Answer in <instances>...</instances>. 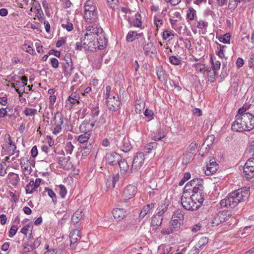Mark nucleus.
Here are the masks:
<instances>
[{"label": "nucleus", "mask_w": 254, "mask_h": 254, "mask_svg": "<svg viewBox=\"0 0 254 254\" xmlns=\"http://www.w3.org/2000/svg\"><path fill=\"white\" fill-rule=\"evenodd\" d=\"M249 191V188L244 187L232 191L229 193L226 198L220 201L221 207L235 208L239 203L248 198Z\"/></svg>", "instance_id": "obj_1"}, {"label": "nucleus", "mask_w": 254, "mask_h": 254, "mask_svg": "<svg viewBox=\"0 0 254 254\" xmlns=\"http://www.w3.org/2000/svg\"><path fill=\"white\" fill-rule=\"evenodd\" d=\"M137 188L132 185L127 186L123 190L122 197L123 198L121 201L122 203L127 207H129L130 203L128 200L133 198L137 192Z\"/></svg>", "instance_id": "obj_2"}, {"label": "nucleus", "mask_w": 254, "mask_h": 254, "mask_svg": "<svg viewBox=\"0 0 254 254\" xmlns=\"http://www.w3.org/2000/svg\"><path fill=\"white\" fill-rule=\"evenodd\" d=\"M114 141V144L125 152H127L132 149L128 138L124 136L123 135L117 134Z\"/></svg>", "instance_id": "obj_3"}, {"label": "nucleus", "mask_w": 254, "mask_h": 254, "mask_svg": "<svg viewBox=\"0 0 254 254\" xmlns=\"http://www.w3.org/2000/svg\"><path fill=\"white\" fill-rule=\"evenodd\" d=\"M188 191L191 190V192H200L203 191V180L199 178H194L189 182L185 186L184 190Z\"/></svg>", "instance_id": "obj_4"}, {"label": "nucleus", "mask_w": 254, "mask_h": 254, "mask_svg": "<svg viewBox=\"0 0 254 254\" xmlns=\"http://www.w3.org/2000/svg\"><path fill=\"white\" fill-rule=\"evenodd\" d=\"M243 174L248 180L254 181V158L249 159L243 169Z\"/></svg>", "instance_id": "obj_5"}, {"label": "nucleus", "mask_w": 254, "mask_h": 254, "mask_svg": "<svg viewBox=\"0 0 254 254\" xmlns=\"http://www.w3.org/2000/svg\"><path fill=\"white\" fill-rule=\"evenodd\" d=\"M234 214L230 210H223L218 213L212 220V226H217L221 223L227 221Z\"/></svg>", "instance_id": "obj_6"}, {"label": "nucleus", "mask_w": 254, "mask_h": 254, "mask_svg": "<svg viewBox=\"0 0 254 254\" xmlns=\"http://www.w3.org/2000/svg\"><path fill=\"white\" fill-rule=\"evenodd\" d=\"M181 203L184 209L187 210H196L199 208L196 202L192 201L191 196L187 197L183 195L181 197Z\"/></svg>", "instance_id": "obj_7"}, {"label": "nucleus", "mask_w": 254, "mask_h": 254, "mask_svg": "<svg viewBox=\"0 0 254 254\" xmlns=\"http://www.w3.org/2000/svg\"><path fill=\"white\" fill-rule=\"evenodd\" d=\"M106 104L110 111L116 112L119 110L121 105L119 96H111L110 98L106 100Z\"/></svg>", "instance_id": "obj_8"}, {"label": "nucleus", "mask_w": 254, "mask_h": 254, "mask_svg": "<svg viewBox=\"0 0 254 254\" xmlns=\"http://www.w3.org/2000/svg\"><path fill=\"white\" fill-rule=\"evenodd\" d=\"M144 153L139 152L137 153L132 161V165L130 171L133 172V171H137L141 167L144 163Z\"/></svg>", "instance_id": "obj_9"}, {"label": "nucleus", "mask_w": 254, "mask_h": 254, "mask_svg": "<svg viewBox=\"0 0 254 254\" xmlns=\"http://www.w3.org/2000/svg\"><path fill=\"white\" fill-rule=\"evenodd\" d=\"M145 42L144 38H142L139 41V43L143 45V50L144 55L145 56H149L156 53V48L154 44L152 42H148L144 44Z\"/></svg>", "instance_id": "obj_10"}, {"label": "nucleus", "mask_w": 254, "mask_h": 254, "mask_svg": "<svg viewBox=\"0 0 254 254\" xmlns=\"http://www.w3.org/2000/svg\"><path fill=\"white\" fill-rule=\"evenodd\" d=\"M243 125L247 131H249L254 128V116L252 114H247L242 117Z\"/></svg>", "instance_id": "obj_11"}, {"label": "nucleus", "mask_w": 254, "mask_h": 254, "mask_svg": "<svg viewBox=\"0 0 254 254\" xmlns=\"http://www.w3.org/2000/svg\"><path fill=\"white\" fill-rule=\"evenodd\" d=\"M121 158V155L116 152L108 153L105 156V160L107 164L115 166L117 165Z\"/></svg>", "instance_id": "obj_12"}, {"label": "nucleus", "mask_w": 254, "mask_h": 254, "mask_svg": "<svg viewBox=\"0 0 254 254\" xmlns=\"http://www.w3.org/2000/svg\"><path fill=\"white\" fill-rule=\"evenodd\" d=\"M242 118L236 117V119L231 126L233 131L237 132H244L246 131L245 126L243 125Z\"/></svg>", "instance_id": "obj_13"}, {"label": "nucleus", "mask_w": 254, "mask_h": 254, "mask_svg": "<svg viewBox=\"0 0 254 254\" xmlns=\"http://www.w3.org/2000/svg\"><path fill=\"white\" fill-rule=\"evenodd\" d=\"M35 161H30L27 158L22 157L20 159V165L22 169L27 171L28 174H30L32 171L31 166H34Z\"/></svg>", "instance_id": "obj_14"}, {"label": "nucleus", "mask_w": 254, "mask_h": 254, "mask_svg": "<svg viewBox=\"0 0 254 254\" xmlns=\"http://www.w3.org/2000/svg\"><path fill=\"white\" fill-rule=\"evenodd\" d=\"M87 30L88 32L85 34V36H87V38L92 37L95 39L98 35L103 32L101 27L97 26H88L87 28Z\"/></svg>", "instance_id": "obj_15"}, {"label": "nucleus", "mask_w": 254, "mask_h": 254, "mask_svg": "<svg viewBox=\"0 0 254 254\" xmlns=\"http://www.w3.org/2000/svg\"><path fill=\"white\" fill-rule=\"evenodd\" d=\"M40 183L41 179L39 178L36 179L35 181H30L25 187L26 193H32L40 186Z\"/></svg>", "instance_id": "obj_16"}, {"label": "nucleus", "mask_w": 254, "mask_h": 254, "mask_svg": "<svg viewBox=\"0 0 254 254\" xmlns=\"http://www.w3.org/2000/svg\"><path fill=\"white\" fill-rule=\"evenodd\" d=\"M218 168V165L215 162V159L214 158L211 159L209 160V163L206 166L205 173L207 176L213 174L216 172Z\"/></svg>", "instance_id": "obj_17"}, {"label": "nucleus", "mask_w": 254, "mask_h": 254, "mask_svg": "<svg viewBox=\"0 0 254 254\" xmlns=\"http://www.w3.org/2000/svg\"><path fill=\"white\" fill-rule=\"evenodd\" d=\"M79 96L78 95L71 94L65 101V108L67 110H70L76 103H79Z\"/></svg>", "instance_id": "obj_18"}, {"label": "nucleus", "mask_w": 254, "mask_h": 254, "mask_svg": "<svg viewBox=\"0 0 254 254\" xmlns=\"http://www.w3.org/2000/svg\"><path fill=\"white\" fill-rule=\"evenodd\" d=\"M84 18L86 22L89 23L95 22L98 19V12L97 9L84 13Z\"/></svg>", "instance_id": "obj_19"}, {"label": "nucleus", "mask_w": 254, "mask_h": 254, "mask_svg": "<svg viewBox=\"0 0 254 254\" xmlns=\"http://www.w3.org/2000/svg\"><path fill=\"white\" fill-rule=\"evenodd\" d=\"M200 191V192H192L193 194L190 196L192 201L196 202L197 205H199V208L201 206L204 200L203 191Z\"/></svg>", "instance_id": "obj_20"}, {"label": "nucleus", "mask_w": 254, "mask_h": 254, "mask_svg": "<svg viewBox=\"0 0 254 254\" xmlns=\"http://www.w3.org/2000/svg\"><path fill=\"white\" fill-rule=\"evenodd\" d=\"M97 42V47L98 49L103 50L104 49L107 43V40L104 36L103 32L98 35L95 38Z\"/></svg>", "instance_id": "obj_21"}, {"label": "nucleus", "mask_w": 254, "mask_h": 254, "mask_svg": "<svg viewBox=\"0 0 254 254\" xmlns=\"http://www.w3.org/2000/svg\"><path fill=\"white\" fill-rule=\"evenodd\" d=\"M69 236L71 246L74 245L81 239L80 231L77 228L74 229L70 232Z\"/></svg>", "instance_id": "obj_22"}, {"label": "nucleus", "mask_w": 254, "mask_h": 254, "mask_svg": "<svg viewBox=\"0 0 254 254\" xmlns=\"http://www.w3.org/2000/svg\"><path fill=\"white\" fill-rule=\"evenodd\" d=\"M126 210L125 208H115L112 211V214L114 218L119 221L123 219L125 216Z\"/></svg>", "instance_id": "obj_23"}, {"label": "nucleus", "mask_w": 254, "mask_h": 254, "mask_svg": "<svg viewBox=\"0 0 254 254\" xmlns=\"http://www.w3.org/2000/svg\"><path fill=\"white\" fill-rule=\"evenodd\" d=\"M92 38L89 37L87 38V36H84V38H80V42L84 46V49L85 50L91 51V47L93 46L91 45Z\"/></svg>", "instance_id": "obj_24"}, {"label": "nucleus", "mask_w": 254, "mask_h": 254, "mask_svg": "<svg viewBox=\"0 0 254 254\" xmlns=\"http://www.w3.org/2000/svg\"><path fill=\"white\" fill-rule=\"evenodd\" d=\"M120 167V172L122 174H126L129 170V165L125 159L121 158V160L118 164Z\"/></svg>", "instance_id": "obj_25"}, {"label": "nucleus", "mask_w": 254, "mask_h": 254, "mask_svg": "<svg viewBox=\"0 0 254 254\" xmlns=\"http://www.w3.org/2000/svg\"><path fill=\"white\" fill-rule=\"evenodd\" d=\"M64 116L61 113L58 111L55 113L53 118V120L55 122V125L58 127H61L63 124Z\"/></svg>", "instance_id": "obj_26"}, {"label": "nucleus", "mask_w": 254, "mask_h": 254, "mask_svg": "<svg viewBox=\"0 0 254 254\" xmlns=\"http://www.w3.org/2000/svg\"><path fill=\"white\" fill-rule=\"evenodd\" d=\"M54 152L56 154V156L54 157V160L56 161L59 165L64 167V165L63 162L65 160L64 152L62 150L58 153H57L55 150H54Z\"/></svg>", "instance_id": "obj_27"}, {"label": "nucleus", "mask_w": 254, "mask_h": 254, "mask_svg": "<svg viewBox=\"0 0 254 254\" xmlns=\"http://www.w3.org/2000/svg\"><path fill=\"white\" fill-rule=\"evenodd\" d=\"M94 123H95L94 122L90 123L86 122V121H84L80 126V130L82 132L88 131L90 132V131L92 130V128L95 125Z\"/></svg>", "instance_id": "obj_28"}, {"label": "nucleus", "mask_w": 254, "mask_h": 254, "mask_svg": "<svg viewBox=\"0 0 254 254\" xmlns=\"http://www.w3.org/2000/svg\"><path fill=\"white\" fill-rule=\"evenodd\" d=\"M8 176L10 184L13 186H16L20 181L18 174L14 173H9L8 174Z\"/></svg>", "instance_id": "obj_29"}, {"label": "nucleus", "mask_w": 254, "mask_h": 254, "mask_svg": "<svg viewBox=\"0 0 254 254\" xmlns=\"http://www.w3.org/2000/svg\"><path fill=\"white\" fill-rule=\"evenodd\" d=\"M83 132L84 133L83 134L78 136L77 139L78 141L81 143L88 142L87 141L90 136V133L89 131H85Z\"/></svg>", "instance_id": "obj_30"}, {"label": "nucleus", "mask_w": 254, "mask_h": 254, "mask_svg": "<svg viewBox=\"0 0 254 254\" xmlns=\"http://www.w3.org/2000/svg\"><path fill=\"white\" fill-rule=\"evenodd\" d=\"M156 73L158 79L162 82H165L166 80L167 75L165 71L162 68H159L156 70Z\"/></svg>", "instance_id": "obj_31"}, {"label": "nucleus", "mask_w": 254, "mask_h": 254, "mask_svg": "<svg viewBox=\"0 0 254 254\" xmlns=\"http://www.w3.org/2000/svg\"><path fill=\"white\" fill-rule=\"evenodd\" d=\"M162 220L163 219H161L157 216H153L152 218L151 225L154 227L156 226V227L155 228H153V229L157 230L158 227L162 224Z\"/></svg>", "instance_id": "obj_32"}, {"label": "nucleus", "mask_w": 254, "mask_h": 254, "mask_svg": "<svg viewBox=\"0 0 254 254\" xmlns=\"http://www.w3.org/2000/svg\"><path fill=\"white\" fill-rule=\"evenodd\" d=\"M157 144V143L156 142H150L147 144L144 149L145 152L146 153H149L151 152V151L153 148H156Z\"/></svg>", "instance_id": "obj_33"}, {"label": "nucleus", "mask_w": 254, "mask_h": 254, "mask_svg": "<svg viewBox=\"0 0 254 254\" xmlns=\"http://www.w3.org/2000/svg\"><path fill=\"white\" fill-rule=\"evenodd\" d=\"M92 2L90 1H87L84 5V13L88 12L89 11L96 10V7L95 5L91 4Z\"/></svg>", "instance_id": "obj_34"}, {"label": "nucleus", "mask_w": 254, "mask_h": 254, "mask_svg": "<svg viewBox=\"0 0 254 254\" xmlns=\"http://www.w3.org/2000/svg\"><path fill=\"white\" fill-rule=\"evenodd\" d=\"M230 39L231 35L230 33H226L219 38V40L220 42H222L224 44H228L230 43Z\"/></svg>", "instance_id": "obj_35"}, {"label": "nucleus", "mask_w": 254, "mask_h": 254, "mask_svg": "<svg viewBox=\"0 0 254 254\" xmlns=\"http://www.w3.org/2000/svg\"><path fill=\"white\" fill-rule=\"evenodd\" d=\"M240 0H229L228 3V8L231 11L234 10L237 7L238 3L241 2Z\"/></svg>", "instance_id": "obj_36"}, {"label": "nucleus", "mask_w": 254, "mask_h": 254, "mask_svg": "<svg viewBox=\"0 0 254 254\" xmlns=\"http://www.w3.org/2000/svg\"><path fill=\"white\" fill-rule=\"evenodd\" d=\"M208 242V238L206 237H201L198 241L196 246L201 250H202L203 247L205 246Z\"/></svg>", "instance_id": "obj_37"}, {"label": "nucleus", "mask_w": 254, "mask_h": 254, "mask_svg": "<svg viewBox=\"0 0 254 254\" xmlns=\"http://www.w3.org/2000/svg\"><path fill=\"white\" fill-rule=\"evenodd\" d=\"M146 208V207L145 206V205H144L143 207V208L139 214V219L142 220L145 216H146L147 215V214H150L152 213V211H150L149 209H147Z\"/></svg>", "instance_id": "obj_38"}, {"label": "nucleus", "mask_w": 254, "mask_h": 254, "mask_svg": "<svg viewBox=\"0 0 254 254\" xmlns=\"http://www.w3.org/2000/svg\"><path fill=\"white\" fill-rule=\"evenodd\" d=\"M184 215V212L183 211L177 210L174 212L172 218L177 219L180 221L183 220Z\"/></svg>", "instance_id": "obj_39"}, {"label": "nucleus", "mask_w": 254, "mask_h": 254, "mask_svg": "<svg viewBox=\"0 0 254 254\" xmlns=\"http://www.w3.org/2000/svg\"><path fill=\"white\" fill-rule=\"evenodd\" d=\"M23 113L26 116H32L36 114L37 110L33 108H25Z\"/></svg>", "instance_id": "obj_40"}, {"label": "nucleus", "mask_w": 254, "mask_h": 254, "mask_svg": "<svg viewBox=\"0 0 254 254\" xmlns=\"http://www.w3.org/2000/svg\"><path fill=\"white\" fill-rule=\"evenodd\" d=\"M45 190L48 192V195L52 199L53 203L55 204L57 203V196L54 191L48 188H45Z\"/></svg>", "instance_id": "obj_41"}, {"label": "nucleus", "mask_w": 254, "mask_h": 254, "mask_svg": "<svg viewBox=\"0 0 254 254\" xmlns=\"http://www.w3.org/2000/svg\"><path fill=\"white\" fill-rule=\"evenodd\" d=\"M88 148L87 147V148H84L81 149V152L82 153V156H84V157L87 156L91 152V150L92 148V144L91 143H89L88 144Z\"/></svg>", "instance_id": "obj_42"}, {"label": "nucleus", "mask_w": 254, "mask_h": 254, "mask_svg": "<svg viewBox=\"0 0 254 254\" xmlns=\"http://www.w3.org/2000/svg\"><path fill=\"white\" fill-rule=\"evenodd\" d=\"M62 26L63 28H65L67 31H70L73 29V24L67 19L62 24Z\"/></svg>", "instance_id": "obj_43"}, {"label": "nucleus", "mask_w": 254, "mask_h": 254, "mask_svg": "<svg viewBox=\"0 0 254 254\" xmlns=\"http://www.w3.org/2000/svg\"><path fill=\"white\" fill-rule=\"evenodd\" d=\"M195 13V10L192 7H190L187 11V17L190 20L194 19V15Z\"/></svg>", "instance_id": "obj_44"}, {"label": "nucleus", "mask_w": 254, "mask_h": 254, "mask_svg": "<svg viewBox=\"0 0 254 254\" xmlns=\"http://www.w3.org/2000/svg\"><path fill=\"white\" fill-rule=\"evenodd\" d=\"M59 193L62 198H64L67 193L66 189L65 187L63 185H59Z\"/></svg>", "instance_id": "obj_45"}, {"label": "nucleus", "mask_w": 254, "mask_h": 254, "mask_svg": "<svg viewBox=\"0 0 254 254\" xmlns=\"http://www.w3.org/2000/svg\"><path fill=\"white\" fill-rule=\"evenodd\" d=\"M135 31H129L126 37V40L128 42H131L135 39Z\"/></svg>", "instance_id": "obj_46"}, {"label": "nucleus", "mask_w": 254, "mask_h": 254, "mask_svg": "<svg viewBox=\"0 0 254 254\" xmlns=\"http://www.w3.org/2000/svg\"><path fill=\"white\" fill-rule=\"evenodd\" d=\"M172 219H173L171 221L170 227H171L173 230L179 228L181 225V223L179 222V220L175 218Z\"/></svg>", "instance_id": "obj_47"}, {"label": "nucleus", "mask_w": 254, "mask_h": 254, "mask_svg": "<svg viewBox=\"0 0 254 254\" xmlns=\"http://www.w3.org/2000/svg\"><path fill=\"white\" fill-rule=\"evenodd\" d=\"M247 109L244 107L240 108L238 111V114L236 116L237 117L242 118L243 116L247 114H250V113L246 112Z\"/></svg>", "instance_id": "obj_48"}, {"label": "nucleus", "mask_w": 254, "mask_h": 254, "mask_svg": "<svg viewBox=\"0 0 254 254\" xmlns=\"http://www.w3.org/2000/svg\"><path fill=\"white\" fill-rule=\"evenodd\" d=\"M165 136L164 132L159 130L158 133L154 135L153 138L155 141L162 140Z\"/></svg>", "instance_id": "obj_49"}, {"label": "nucleus", "mask_w": 254, "mask_h": 254, "mask_svg": "<svg viewBox=\"0 0 254 254\" xmlns=\"http://www.w3.org/2000/svg\"><path fill=\"white\" fill-rule=\"evenodd\" d=\"M81 218V215L78 214L77 212H75L71 217V222L74 224L77 223Z\"/></svg>", "instance_id": "obj_50"}, {"label": "nucleus", "mask_w": 254, "mask_h": 254, "mask_svg": "<svg viewBox=\"0 0 254 254\" xmlns=\"http://www.w3.org/2000/svg\"><path fill=\"white\" fill-rule=\"evenodd\" d=\"M169 61L172 64L179 65L181 64V61L175 56L170 57Z\"/></svg>", "instance_id": "obj_51"}, {"label": "nucleus", "mask_w": 254, "mask_h": 254, "mask_svg": "<svg viewBox=\"0 0 254 254\" xmlns=\"http://www.w3.org/2000/svg\"><path fill=\"white\" fill-rule=\"evenodd\" d=\"M190 178V174L189 172L184 174V177L179 183V186H183L184 183Z\"/></svg>", "instance_id": "obj_52"}, {"label": "nucleus", "mask_w": 254, "mask_h": 254, "mask_svg": "<svg viewBox=\"0 0 254 254\" xmlns=\"http://www.w3.org/2000/svg\"><path fill=\"white\" fill-rule=\"evenodd\" d=\"M136 18L133 20V25L137 27H140L142 25V22L140 19H139V17H140V14H137L135 15Z\"/></svg>", "instance_id": "obj_53"}, {"label": "nucleus", "mask_w": 254, "mask_h": 254, "mask_svg": "<svg viewBox=\"0 0 254 254\" xmlns=\"http://www.w3.org/2000/svg\"><path fill=\"white\" fill-rule=\"evenodd\" d=\"M73 148L74 146L71 142H68L66 143L65 147V150L66 153L71 154L72 152Z\"/></svg>", "instance_id": "obj_54"}, {"label": "nucleus", "mask_w": 254, "mask_h": 254, "mask_svg": "<svg viewBox=\"0 0 254 254\" xmlns=\"http://www.w3.org/2000/svg\"><path fill=\"white\" fill-rule=\"evenodd\" d=\"M17 230H18V228L16 226L12 225L11 227L10 230L9 231V233H8L9 237H10V238L13 237L16 234Z\"/></svg>", "instance_id": "obj_55"}, {"label": "nucleus", "mask_w": 254, "mask_h": 254, "mask_svg": "<svg viewBox=\"0 0 254 254\" xmlns=\"http://www.w3.org/2000/svg\"><path fill=\"white\" fill-rule=\"evenodd\" d=\"M218 46L219 47L220 50L217 53V55L221 58H223L224 57V49L226 48L225 46L222 45L220 44H218Z\"/></svg>", "instance_id": "obj_56"}, {"label": "nucleus", "mask_w": 254, "mask_h": 254, "mask_svg": "<svg viewBox=\"0 0 254 254\" xmlns=\"http://www.w3.org/2000/svg\"><path fill=\"white\" fill-rule=\"evenodd\" d=\"M64 61L65 63H66L67 64H69L70 65V68H69V71L71 72L73 68V64L72 63V60L71 59V57L69 55H66L64 57Z\"/></svg>", "instance_id": "obj_57"}, {"label": "nucleus", "mask_w": 254, "mask_h": 254, "mask_svg": "<svg viewBox=\"0 0 254 254\" xmlns=\"http://www.w3.org/2000/svg\"><path fill=\"white\" fill-rule=\"evenodd\" d=\"M23 49L25 50L26 52L30 54L33 55L35 54L34 49L30 46L27 45V44H24L23 45Z\"/></svg>", "instance_id": "obj_58"}, {"label": "nucleus", "mask_w": 254, "mask_h": 254, "mask_svg": "<svg viewBox=\"0 0 254 254\" xmlns=\"http://www.w3.org/2000/svg\"><path fill=\"white\" fill-rule=\"evenodd\" d=\"M50 63L52 66L55 68L59 67V63L58 60L55 58H52L50 59Z\"/></svg>", "instance_id": "obj_59"}, {"label": "nucleus", "mask_w": 254, "mask_h": 254, "mask_svg": "<svg viewBox=\"0 0 254 254\" xmlns=\"http://www.w3.org/2000/svg\"><path fill=\"white\" fill-rule=\"evenodd\" d=\"M171 36H174V34L172 32L165 30L163 32L162 38L163 40H166Z\"/></svg>", "instance_id": "obj_60"}, {"label": "nucleus", "mask_w": 254, "mask_h": 254, "mask_svg": "<svg viewBox=\"0 0 254 254\" xmlns=\"http://www.w3.org/2000/svg\"><path fill=\"white\" fill-rule=\"evenodd\" d=\"M118 180V178L117 176H114L111 179L107 181V184L110 185L111 183L112 184L113 188H114L117 181Z\"/></svg>", "instance_id": "obj_61"}, {"label": "nucleus", "mask_w": 254, "mask_h": 254, "mask_svg": "<svg viewBox=\"0 0 254 254\" xmlns=\"http://www.w3.org/2000/svg\"><path fill=\"white\" fill-rule=\"evenodd\" d=\"M208 23L204 21H199L197 22V27L199 29H202L204 27H207Z\"/></svg>", "instance_id": "obj_62"}, {"label": "nucleus", "mask_w": 254, "mask_h": 254, "mask_svg": "<svg viewBox=\"0 0 254 254\" xmlns=\"http://www.w3.org/2000/svg\"><path fill=\"white\" fill-rule=\"evenodd\" d=\"M65 43V38L61 37L59 39L56 43V47L58 48L61 47Z\"/></svg>", "instance_id": "obj_63"}, {"label": "nucleus", "mask_w": 254, "mask_h": 254, "mask_svg": "<svg viewBox=\"0 0 254 254\" xmlns=\"http://www.w3.org/2000/svg\"><path fill=\"white\" fill-rule=\"evenodd\" d=\"M200 250H201L199 247L197 246H195L193 248V249H191L189 253L188 254H198Z\"/></svg>", "instance_id": "obj_64"}]
</instances>
